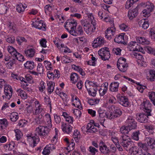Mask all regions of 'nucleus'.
<instances>
[{
	"mask_svg": "<svg viewBox=\"0 0 155 155\" xmlns=\"http://www.w3.org/2000/svg\"><path fill=\"white\" fill-rule=\"evenodd\" d=\"M27 137L28 139H31L33 141V147H34L36 146V141L35 140L36 139H38V136L36 135L35 136H32L31 135L27 136Z\"/></svg>",
	"mask_w": 155,
	"mask_h": 155,
	"instance_id": "nucleus-52",
	"label": "nucleus"
},
{
	"mask_svg": "<svg viewBox=\"0 0 155 155\" xmlns=\"http://www.w3.org/2000/svg\"><path fill=\"white\" fill-rule=\"evenodd\" d=\"M100 101L99 99H91L88 100V102L91 105L97 104Z\"/></svg>",
	"mask_w": 155,
	"mask_h": 155,
	"instance_id": "nucleus-45",
	"label": "nucleus"
},
{
	"mask_svg": "<svg viewBox=\"0 0 155 155\" xmlns=\"http://www.w3.org/2000/svg\"><path fill=\"white\" fill-rule=\"evenodd\" d=\"M149 74L150 75V80L152 81H155V70H150L149 71Z\"/></svg>",
	"mask_w": 155,
	"mask_h": 155,
	"instance_id": "nucleus-43",
	"label": "nucleus"
},
{
	"mask_svg": "<svg viewBox=\"0 0 155 155\" xmlns=\"http://www.w3.org/2000/svg\"><path fill=\"white\" fill-rule=\"evenodd\" d=\"M88 151L90 152V154L92 155H95L96 153L98 152V149L92 146H90L88 149Z\"/></svg>",
	"mask_w": 155,
	"mask_h": 155,
	"instance_id": "nucleus-41",
	"label": "nucleus"
},
{
	"mask_svg": "<svg viewBox=\"0 0 155 155\" xmlns=\"http://www.w3.org/2000/svg\"><path fill=\"white\" fill-rule=\"evenodd\" d=\"M55 149L54 145L53 144H49L47 145L44 148L42 154L44 155H49L51 152V150H52Z\"/></svg>",
	"mask_w": 155,
	"mask_h": 155,
	"instance_id": "nucleus-15",
	"label": "nucleus"
},
{
	"mask_svg": "<svg viewBox=\"0 0 155 155\" xmlns=\"http://www.w3.org/2000/svg\"><path fill=\"white\" fill-rule=\"evenodd\" d=\"M33 26L36 28L38 29H42L43 30L45 31L46 30V25L44 24L43 21L41 20L39 21H35L32 23Z\"/></svg>",
	"mask_w": 155,
	"mask_h": 155,
	"instance_id": "nucleus-14",
	"label": "nucleus"
},
{
	"mask_svg": "<svg viewBox=\"0 0 155 155\" xmlns=\"http://www.w3.org/2000/svg\"><path fill=\"white\" fill-rule=\"evenodd\" d=\"M122 66L120 65L117 64V66L119 70L122 72H124L126 71L127 70V68L128 67V64L127 63L123 64Z\"/></svg>",
	"mask_w": 155,
	"mask_h": 155,
	"instance_id": "nucleus-33",
	"label": "nucleus"
},
{
	"mask_svg": "<svg viewBox=\"0 0 155 155\" xmlns=\"http://www.w3.org/2000/svg\"><path fill=\"white\" fill-rule=\"evenodd\" d=\"M119 83L117 82L111 83L109 86V89L110 91L114 92L118 91Z\"/></svg>",
	"mask_w": 155,
	"mask_h": 155,
	"instance_id": "nucleus-21",
	"label": "nucleus"
},
{
	"mask_svg": "<svg viewBox=\"0 0 155 155\" xmlns=\"http://www.w3.org/2000/svg\"><path fill=\"white\" fill-rule=\"evenodd\" d=\"M75 143L72 142L71 143H69V144L67 145L68 146L66 149L67 150H73L74 149V147L75 146Z\"/></svg>",
	"mask_w": 155,
	"mask_h": 155,
	"instance_id": "nucleus-59",
	"label": "nucleus"
},
{
	"mask_svg": "<svg viewBox=\"0 0 155 155\" xmlns=\"http://www.w3.org/2000/svg\"><path fill=\"white\" fill-rule=\"evenodd\" d=\"M144 126V128L147 130L149 132L152 134L153 133V130L154 129V126L153 125H145Z\"/></svg>",
	"mask_w": 155,
	"mask_h": 155,
	"instance_id": "nucleus-39",
	"label": "nucleus"
},
{
	"mask_svg": "<svg viewBox=\"0 0 155 155\" xmlns=\"http://www.w3.org/2000/svg\"><path fill=\"white\" fill-rule=\"evenodd\" d=\"M88 91L89 95L93 96H95L96 92L97 91V88L94 87H91L90 88H87V89Z\"/></svg>",
	"mask_w": 155,
	"mask_h": 155,
	"instance_id": "nucleus-28",
	"label": "nucleus"
},
{
	"mask_svg": "<svg viewBox=\"0 0 155 155\" xmlns=\"http://www.w3.org/2000/svg\"><path fill=\"white\" fill-rule=\"evenodd\" d=\"M128 48L131 51H138L140 50V46L136 41H132L128 45Z\"/></svg>",
	"mask_w": 155,
	"mask_h": 155,
	"instance_id": "nucleus-13",
	"label": "nucleus"
},
{
	"mask_svg": "<svg viewBox=\"0 0 155 155\" xmlns=\"http://www.w3.org/2000/svg\"><path fill=\"white\" fill-rule=\"evenodd\" d=\"M37 71L40 74H43L44 72V69L41 63H39L37 67Z\"/></svg>",
	"mask_w": 155,
	"mask_h": 155,
	"instance_id": "nucleus-50",
	"label": "nucleus"
},
{
	"mask_svg": "<svg viewBox=\"0 0 155 155\" xmlns=\"http://www.w3.org/2000/svg\"><path fill=\"white\" fill-rule=\"evenodd\" d=\"M133 56L135 58H136L139 60H143L144 59L143 56L139 52L137 53L134 52V53L133 54Z\"/></svg>",
	"mask_w": 155,
	"mask_h": 155,
	"instance_id": "nucleus-44",
	"label": "nucleus"
},
{
	"mask_svg": "<svg viewBox=\"0 0 155 155\" xmlns=\"http://www.w3.org/2000/svg\"><path fill=\"white\" fill-rule=\"evenodd\" d=\"M34 62L27 61L24 65L25 67L28 69L32 70L34 68Z\"/></svg>",
	"mask_w": 155,
	"mask_h": 155,
	"instance_id": "nucleus-27",
	"label": "nucleus"
},
{
	"mask_svg": "<svg viewBox=\"0 0 155 155\" xmlns=\"http://www.w3.org/2000/svg\"><path fill=\"white\" fill-rule=\"evenodd\" d=\"M151 12L148 10L147 9L145 8L142 12L143 16L145 17H148L150 15V13Z\"/></svg>",
	"mask_w": 155,
	"mask_h": 155,
	"instance_id": "nucleus-55",
	"label": "nucleus"
},
{
	"mask_svg": "<svg viewBox=\"0 0 155 155\" xmlns=\"http://www.w3.org/2000/svg\"><path fill=\"white\" fill-rule=\"evenodd\" d=\"M138 14V7H137L133 9H130L128 12V16L130 20L135 18Z\"/></svg>",
	"mask_w": 155,
	"mask_h": 155,
	"instance_id": "nucleus-16",
	"label": "nucleus"
},
{
	"mask_svg": "<svg viewBox=\"0 0 155 155\" xmlns=\"http://www.w3.org/2000/svg\"><path fill=\"white\" fill-rule=\"evenodd\" d=\"M136 116L137 119L138 121L140 123H145L147 122L149 116H151V114L145 112L144 113L137 114Z\"/></svg>",
	"mask_w": 155,
	"mask_h": 155,
	"instance_id": "nucleus-4",
	"label": "nucleus"
},
{
	"mask_svg": "<svg viewBox=\"0 0 155 155\" xmlns=\"http://www.w3.org/2000/svg\"><path fill=\"white\" fill-rule=\"evenodd\" d=\"M47 43V41L46 39L45 38L42 39L40 41V44L41 47L45 48L46 47V43Z\"/></svg>",
	"mask_w": 155,
	"mask_h": 155,
	"instance_id": "nucleus-62",
	"label": "nucleus"
},
{
	"mask_svg": "<svg viewBox=\"0 0 155 155\" xmlns=\"http://www.w3.org/2000/svg\"><path fill=\"white\" fill-rule=\"evenodd\" d=\"M43 110V109L41 108V106L39 105L38 106L37 108L35 110V112L33 113V114L34 115H36L38 114H39Z\"/></svg>",
	"mask_w": 155,
	"mask_h": 155,
	"instance_id": "nucleus-58",
	"label": "nucleus"
},
{
	"mask_svg": "<svg viewBox=\"0 0 155 155\" xmlns=\"http://www.w3.org/2000/svg\"><path fill=\"white\" fill-rule=\"evenodd\" d=\"M140 106L142 108L144 109V111L145 112L148 114L150 113L151 111V104L149 100H146L145 101H143Z\"/></svg>",
	"mask_w": 155,
	"mask_h": 155,
	"instance_id": "nucleus-9",
	"label": "nucleus"
},
{
	"mask_svg": "<svg viewBox=\"0 0 155 155\" xmlns=\"http://www.w3.org/2000/svg\"><path fill=\"white\" fill-rule=\"evenodd\" d=\"M140 134V132L139 130L134 132L132 135V137L133 139L138 141L139 140V135Z\"/></svg>",
	"mask_w": 155,
	"mask_h": 155,
	"instance_id": "nucleus-37",
	"label": "nucleus"
},
{
	"mask_svg": "<svg viewBox=\"0 0 155 155\" xmlns=\"http://www.w3.org/2000/svg\"><path fill=\"white\" fill-rule=\"evenodd\" d=\"M154 8V5L153 3L148 2L146 3L145 8L147 9L150 11L152 12Z\"/></svg>",
	"mask_w": 155,
	"mask_h": 155,
	"instance_id": "nucleus-38",
	"label": "nucleus"
},
{
	"mask_svg": "<svg viewBox=\"0 0 155 155\" xmlns=\"http://www.w3.org/2000/svg\"><path fill=\"white\" fill-rule=\"evenodd\" d=\"M74 113L77 117H80L81 114V112L78 109H75L74 111Z\"/></svg>",
	"mask_w": 155,
	"mask_h": 155,
	"instance_id": "nucleus-64",
	"label": "nucleus"
},
{
	"mask_svg": "<svg viewBox=\"0 0 155 155\" xmlns=\"http://www.w3.org/2000/svg\"><path fill=\"white\" fill-rule=\"evenodd\" d=\"M139 26L144 30L147 29L149 25V23L147 19H143L139 22Z\"/></svg>",
	"mask_w": 155,
	"mask_h": 155,
	"instance_id": "nucleus-18",
	"label": "nucleus"
},
{
	"mask_svg": "<svg viewBox=\"0 0 155 155\" xmlns=\"http://www.w3.org/2000/svg\"><path fill=\"white\" fill-rule=\"evenodd\" d=\"M45 119L46 121L48 123V126L49 127L52 126L51 119L50 115L48 114H47L45 115Z\"/></svg>",
	"mask_w": 155,
	"mask_h": 155,
	"instance_id": "nucleus-40",
	"label": "nucleus"
},
{
	"mask_svg": "<svg viewBox=\"0 0 155 155\" xmlns=\"http://www.w3.org/2000/svg\"><path fill=\"white\" fill-rule=\"evenodd\" d=\"M126 59L125 58H120L118 60L117 64L120 65V66H122V65L124 64H127Z\"/></svg>",
	"mask_w": 155,
	"mask_h": 155,
	"instance_id": "nucleus-49",
	"label": "nucleus"
},
{
	"mask_svg": "<svg viewBox=\"0 0 155 155\" xmlns=\"http://www.w3.org/2000/svg\"><path fill=\"white\" fill-rule=\"evenodd\" d=\"M70 78L71 80L73 81V83L74 84L80 80V78L78 75L75 73H72L71 74Z\"/></svg>",
	"mask_w": 155,
	"mask_h": 155,
	"instance_id": "nucleus-26",
	"label": "nucleus"
},
{
	"mask_svg": "<svg viewBox=\"0 0 155 155\" xmlns=\"http://www.w3.org/2000/svg\"><path fill=\"white\" fill-rule=\"evenodd\" d=\"M104 38L102 37H99L94 40L92 43V46L94 48H96L104 44Z\"/></svg>",
	"mask_w": 155,
	"mask_h": 155,
	"instance_id": "nucleus-10",
	"label": "nucleus"
},
{
	"mask_svg": "<svg viewBox=\"0 0 155 155\" xmlns=\"http://www.w3.org/2000/svg\"><path fill=\"white\" fill-rule=\"evenodd\" d=\"M135 2L132 0H128L125 4V8L127 9H129L132 6Z\"/></svg>",
	"mask_w": 155,
	"mask_h": 155,
	"instance_id": "nucleus-48",
	"label": "nucleus"
},
{
	"mask_svg": "<svg viewBox=\"0 0 155 155\" xmlns=\"http://www.w3.org/2000/svg\"><path fill=\"white\" fill-rule=\"evenodd\" d=\"M77 24L76 20L73 18H71L66 21L64 24V27L66 29L69 31L68 28H70L71 29H75Z\"/></svg>",
	"mask_w": 155,
	"mask_h": 155,
	"instance_id": "nucleus-3",
	"label": "nucleus"
},
{
	"mask_svg": "<svg viewBox=\"0 0 155 155\" xmlns=\"http://www.w3.org/2000/svg\"><path fill=\"white\" fill-rule=\"evenodd\" d=\"M137 41L140 44L142 45L148 44L149 41L144 37H140L137 39Z\"/></svg>",
	"mask_w": 155,
	"mask_h": 155,
	"instance_id": "nucleus-31",
	"label": "nucleus"
},
{
	"mask_svg": "<svg viewBox=\"0 0 155 155\" xmlns=\"http://www.w3.org/2000/svg\"><path fill=\"white\" fill-rule=\"evenodd\" d=\"M8 8L5 5H3L0 8V14H4L6 13Z\"/></svg>",
	"mask_w": 155,
	"mask_h": 155,
	"instance_id": "nucleus-46",
	"label": "nucleus"
},
{
	"mask_svg": "<svg viewBox=\"0 0 155 155\" xmlns=\"http://www.w3.org/2000/svg\"><path fill=\"white\" fill-rule=\"evenodd\" d=\"M19 118L18 114L16 112L12 113L10 116V119L12 121L15 122Z\"/></svg>",
	"mask_w": 155,
	"mask_h": 155,
	"instance_id": "nucleus-34",
	"label": "nucleus"
},
{
	"mask_svg": "<svg viewBox=\"0 0 155 155\" xmlns=\"http://www.w3.org/2000/svg\"><path fill=\"white\" fill-rule=\"evenodd\" d=\"M124 34L122 33L116 36L114 40V42L118 43L123 44L124 45H126L127 44L124 41Z\"/></svg>",
	"mask_w": 155,
	"mask_h": 155,
	"instance_id": "nucleus-19",
	"label": "nucleus"
},
{
	"mask_svg": "<svg viewBox=\"0 0 155 155\" xmlns=\"http://www.w3.org/2000/svg\"><path fill=\"white\" fill-rule=\"evenodd\" d=\"M120 140L121 145L126 150H130L133 142L129 136L126 134L121 135Z\"/></svg>",
	"mask_w": 155,
	"mask_h": 155,
	"instance_id": "nucleus-1",
	"label": "nucleus"
},
{
	"mask_svg": "<svg viewBox=\"0 0 155 155\" xmlns=\"http://www.w3.org/2000/svg\"><path fill=\"white\" fill-rule=\"evenodd\" d=\"M150 36L151 38L155 39V28H153L150 30Z\"/></svg>",
	"mask_w": 155,
	"mask_h": 155,
	"instance_id": "nucleus-51",
	"label": "nucleus"
},
{
	"mask_svg": "<svg viewBox=\"0 0 155 155\" xmlns=\"http://www.w3.org/2000/svg\"><path fill=\"white\" fill-rule=\"evenodd\" d=\"M8 125V122L6 119H0V130H2L7 127Z\"/></svg>",
	"mask_w": 155,
	"mask_h": 155,
	"instance_id": "nucleus-23",
	"label": "nucleus"
},
{
	"mask_svg": "<svg viewBox=\"0 0 155 155\" xmlns=\"http://www.w3.org/2000/svg\"><path fill=\"white\" fill-rule=\"evenodd\" d=\"M126 122L127 124V126L129 128V130L135 129L136 128L137 123L135 121L133 117L129 116L127 118Z\"/></svg>",
	"mask_w": 155,
	"mask_h": 155,
	"instance_id": "nucleus-8",
	"label": "nucleus"
},
{
	"mask_svg": "<svg viewBox=\"0 0 155 155\" xmlns=\"http://www.w3.org/2000/svg\"><path fill=\"white\" fill-rule=\"evenodd\" d=\"M81 24L83 25L85 31L87 34H91L95 31L94 27H92L91 25L87 21H81Z\"/></svg>",
	"mask_w": 155,
	"mask_h": 155,
	"instance_id": "nucleus-6",
	"label": "nucleus"
},
{
	"mask_svg": "<svg viewBox=\"0 0 155 155\" xmlns=\"http://www.w3.org/2000/svg\"><path fill=\"white\" fill-rule=\"evenodd\" d=\"M109 48L107 47L102 48L98 52V54L102 59L104 61L108 60L110 58Z\"/></svg>",
	"mask_w": 155,
	"mask_h": 155,
	"instance_id": "nucleus-2",
	"label": "nucleus"
},
{
	"mask_svg": "<svg viewBox=\"0 0 155 155\" xmlns=\"http://www.w3.org/2000/svg\"><path fill=\"white\" fill-rule=\"evenodd\" d=\"M118 101L121 105L125 107H127L130 104L128 99L125 96L120 97L118 99Z\"/></svg>",
	"mask_w": 155,
	"mask_h": 155,
	"instance_id": "nucleus-20",
	"label": "nucleus"
},
{
	"mask_svg": "<svg viewBox=\"0 0 155 155\" xmlns=\"http://www.w3.org/2000/svg\"><path fill=\"white\" fill-rule=\"evenodd\" d=\"M115 29L113 27L108 28L105 31V37L108 39L110 40L112 38V36H113L115 33Z\"/></svg>",
	"mask_w": 155,
	"mask_h": 155,
	"instance_id": "nucleus-12",
	"label": "nucleus"
},
{
	"mask_svg": "<svg viewBox=\"0 0 155 155\" xmlns=\"http://www.w3.org/2000/svg\"><path fill=\"white\" fill-rule=\"evenodd\" d=\"M146 140L148 145L149 146V145H150L152 143H153L155 140L153 138L148 137L146 138Z\"/></svg>",
	"mask_w": 155,
	"mask_h": 155,
	"instance_id": "nucleus-56",
	"label": "nucleus"
},
{
	"mask_svg": "<svg viewBox=\"0 0 155 155\" xmlns=\"http://www.w3.org/2000/svg\"><path fill=\"white\" fill-rule=\"evenodd\" d=\"M107 117V118L111 120L117 117V116L115 114L113 111V112H110L109 114H108Z\"/></svg>",
	"mask_w": 155,
	"mask_h": 155,
	"instance_id": "nucleus-53",
	"label": "nucleus"
},
{
	"mask_svg": "<svg viewBox=\"0 0 155 155\" xmlns=\"http://www.w3.org/2000/svg\"><path fill=\"white\" fill-rule=\"evenodd\" d=\"M61 128L64 132L68 134H70L72 129V127L69 124H66L64 122H61Z\"/></svg>",
	"mask_w": 155,
	"mask_h": 155,
	"instance_id": "nucleus-11",
	"label": "nucleus"
},
{
	"mask_svg": "<svg viewBox=\"0 0 155 155\" xmlns=\"http://www.w3.org/2000/svg\"><path fill=\"white\" fill-rule=\"evenodd\" d=\"M107 114L105 112L100 115H99V117H100V120H101L102 121H104L105 120V118H107Z\"/></svg>",
	"mask_w": 155,
	"mask_h": 155,
	"instance_id": "nucleus-57",
	"label": "nucleus"
},
{
	"mask_svg": "<svg viewBox=\"0 0 155 155\" xmlns=\"http://www.w3.org/2000/svg\"><path fill=\"white\" fill-rule=\"evenodd\" d=\"M145 50L149 53H150L155 56V49L150 47L147 46L145 48Z\"/></svg>",
	"mask_w": 155,
	"mask_h": 155,
	"instance_id": "nucleus-47",
	"label": "nucleus"
},
{
	"mask_svg": "<svg viewBox=\"0 0 155 155\" xmlns=\"http://www.w3.org/2000/svg\"><path fill=\"white\" fill-rule=\"evenodd\" d=\"M130 130H129V128L128 126H122L120 129V132L123 134H125L128 133Z\"/></svg>",
	"mask_w": 155,
	"mask_h": 155,
	"instance_id": "nucleus-35",
	"label": "nucleus"
},
{
	"mask_svg": "<svg viewBox=\"0 0 155 155\" xmlns=\"http://www.w3.org/2000/svg\"><path fill=\"white\" fill-rule=\"evenodd\" d=\"M137 145L140 148L144 150L147 151L148 150V145L146 143H143L141 142H139L137 143Z\"/></svg>",
	"mask_w": 155,
	"mask_h": 155,
	"instance_id": "nucleus-36",
	"label": "nucleus"
},
{
	"mask_svg": "<svg viewBox=\"0 0 155 155\" xmlns=\"http://www.w3.org/2000/svg\"><path fill=\"white\" fill-rule=\"evenodd\" d=\"M26 56L29 57H32L34 55L35 51L34 49L30 48L25 51Z\"/></svg>",
	"mask_w": 155,
	"mask_h": 155,
	"instance_id": "nucleus-30",
	"label": "nucleus"
},
{
	"mask_svg": "<svg viewBox=\"0 0 155 155\" xmlns=\"http://www.w3.org/2000/svg\"><path fill=\"white\" fill-rule=\"evenodd\" d=\"M121 49L119 48H114L113 49V52L114 53L116 54V55H119L120 54L121 51Z\"/></svg>",
	"mask_w": 155,
	"mask_h": 155,
	"instance_id": "nucleus-60",
	"label": "nucleus"
},
{
	"mask_svg": "<svg viewBox=\"0 0 155 155\" xmlns=\"http://www.w3.org/2000/svg\"><path fill=\"white\" fill-rule=\"evenodd\" d=\"M47 85L48 87V91L51 94L54 91V83L52 81H49L47 83Z\"/></svg>",
	"mask_w": 155,
	"mask_h": 155,
	"instance_id": "nucleus-32",
	"label": "nucleus"
},
{
	"mask_svg": "<svg viewBox=\"0 0 155 155\" xmlns=\"http://www.w3.org/2000/svg\"><path fill=\"white\" fill-rule=\"evenodd\" d=\"M73 105L79 109L81 110L82 109V107L81 105L80 100L76 101L75 104L73 103Z\"/></svg>",
	"mask_w": 155,
	"mask_h": 155,
	"instance_id": "nucleus-61",
	"label": "nucleus"
},
{
	"mask_svg": "<svg viewBox=\"0 0 155 155\" xmlns=\"http://www.w3.org/2000/svg\"><path fill=\"white\" fill-rule=\"evenodd\" d=\"M110 108L112 111L117 116V117H119L122 114L121 110L119 108L112 105Z\"/></svg>",
	"mask_w": 155,
	"mask_h": 155,
	"instance_id": "nucleus-25",
	"label": "nucleus"
},
{
	"mask_svg": "<svg viewBox=\"0 0 155 155\" xmlns=\"http://www.w3.org/2000/svg\"><path fill=\"white\" fill-rule=\"evenodd\" d=\"M99 147L101 153L104 155L109 154L110 151L109 148L107 147L105 143L102 140L100 141Z\"/></svg>",
	"mask_w": 155,
	"mask_h": 155,
	"instance_id": "nucleus-7",
	"label": "nucleus"
},
{
	"mask_svg": "<svg viewBox=\"0 0 155 155\" xmlns=\"http://www.w3.org/2000/svg\"><path fill=\"white\" fill-rule=\"evenodd\" d=\"M73 136L75 140L78 142V140L80 137L79 132L77 130H75L74 131Z\"/></svg>",
	"mask_w": 155,
	"mask_h": 155,
	"instance_id": "nucleus-42",
	"label": "nucleus"
},
{
	"mask_svg": "<svg viewBox=\"0 0 155 155\" xmlns=\"http://www.w3.org/2000/svg\"><path fill=\"white\" fill-rule=\"evenodd\" d=\"M15 144L14 142H11L4 146V148L6 150H12L15 147Z\"/></svg>",
	"mask_w": 155,
	"mask_h": 155,
	"instance_id": "nucleus-24",
	"label": "nucleus"
},
{
	"mask_svg": "<svg viewBox=\"0 0 155 155\" xmlns=\"http://www.w3.org/2000/svg\"><path fill=\"white\" fill-rule=\"evenodd\" d=\"M86 132L93 133L97 131V129L95 127L94 125H92L91 123H88L86 126Z\"/></svg>",
	"mask_w": 155,
	"mask_h": 155,
	"instance_id": "nucleus-22",
	"label": "nucleus"
},
{
	"mask_svg": "<svg viewBox=\"0 0 155 155\" xmlns=\"http://www.w3.org/2000/svg\"><path fill=\"white\" fill-rule=\"evenodd\" d=\"M36 131L39 136L45 137L49 133V129L47 126H39L36 128Z\"/></svg>",
	"mask_w": 155,
	"mask_h": 155,
	"instance_id": "nucleus-5",
	"label": "nucleus"
},
{
	"mask_svg": "<svg viewBox=\"0 0 155 155\" xmlns=\"http://www.w3.org/2000/svg\"><path fill=\"white\" fill-rule=\"evenodd\" d=\"M74 29H71V30L69 31V32L73 36H76L79 34H78V32L77 31V29L75 30Z\"/></svg>",
	"mask_w": 155,
	"mask_h": 155,
	"instance_id": "nucleus-63",
	"label": "nucleus"
},
{
	"mask_svg": "<svg viewBox=\"0 0 155 155\" xmlns=\"http://www.w3.org/2000/svg\"><path fill=\"white\" fill-rule=\"evenodd\" d=\"M42 115L41 114L40 115H38V116L36 117L35 119V120L36 123L37 124H40L41 123V121L42 120Z\"/></svg>",
	"mask_w": 155,
	"mask_h": 155,
	"instance_id": "nucleus-54",
	"label": "nucleus"
},
{
	"mask_svg": "<svg viewBox=\"0 0 155 155\" xmlns=\"http://www.w3.org/2000/svg\"><path fill=\"white\" fill-rule=\"evenodd\" d=\"M148 95L151 101L155 106V92H150L148 93Z\"/></svg>",
	"mask_w": 155,
	"mask_h": 155,
	"instance_id": "nucleus-29",
	"label": "nucleus"
},
{
	"mask_svg": "<svg viewBox=\"0 0 155 155\" xmlns=\"http://www.w3.org/2000/svg\"><path fill=\"white\" fill-rule=\"evenodd\" d=\"M4 93L5 95V97L8 99H9L12 97V90L10 86H6L4 87Z\"/></svg>",
	"mask_w": 155,
	"mask_h": 155,
	"instance_id": "nucleus-17",
	"label": "nucleus"
}]
</instances>
